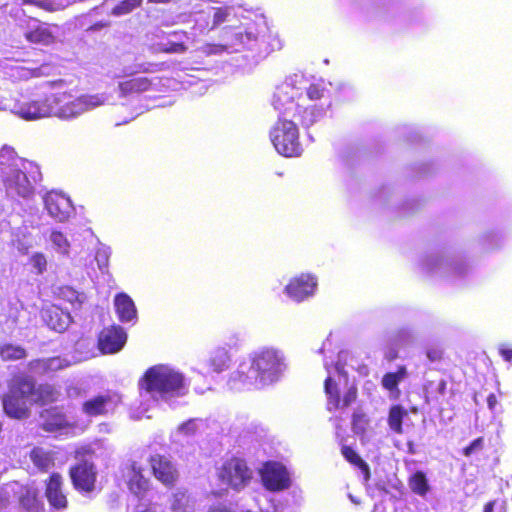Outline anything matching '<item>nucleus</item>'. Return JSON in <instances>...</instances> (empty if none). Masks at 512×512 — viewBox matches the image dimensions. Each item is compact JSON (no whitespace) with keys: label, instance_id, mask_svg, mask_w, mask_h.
I'll return each instance as SVG.
<instances>
[{"label":"nucleus","instance_id":"55","mask_svg":"<svg viewBox=\"0 0 512 512\" xmlns=\"http://www.w3.org/2000/svg\"><path fill=\"white\" fill-rule=\"evenodd\" d=\"M171 1L172 0H148V2L152 4H168Z\"/></svg>","mask_w":512,"mask_h":512},{"label":"nucleus","instance_id":"25","mask_svg":"<svg viewBox=\"0 0 512 512\" xmlns=\"http://www.w3.org/2000/svg\"><path fill=\"white\" fill-rule=\"evenodd\" d=\"M25 39L32 44L49 46L55 43L56 37L47 23H41L25 33Z\"/></svg>","mask_w":512,"mask_h":512},{"label":"nucleus","instance_id":"2","mask_svg":"<svg viewBox=\"0 0 512 512\" xmlns=\"http://www.w3.org/2000/svg\"><path fill=\"white\" fill-rule=\"evenodd\" d=\"M40 180L38 166L21 159L1 156L0 183L7 194L27 198L34 193V185Z\"/></svg>","mask_w":512,"mask_h":512},{"label":"nucleus","instance_id":"43","mask_svg":"<svg viewBox=\"0 0 512 512\" xmlns=\"http://www.w3.org/2000/svg\"><path fill=\"white\" fill-rule=\"evenodd\" d=\"M507 503L505 499L497 498L488 501L483 508V512H506Z\"/></svg>","mask_w":512,"mask_h":512},{"label":"nucleus","instance_id":"6","mask_svg":"<svg viewBox=\"0 0 512 512\" xmlns=\"http://www.w3.org/2000/svg\"><path fill=\"white\" fill-rule=\"evenodd\" d=\"M250 366L260 385H265L278 379L284 366L283 357L277 350L265 348L253 354Z\"/></svg>","mask_w":512,"mask_h":512},{"label":"nucleus","instance_id":"50","mask_svg":"<svg viewBox=\"0 0 512 512\" xmlns=\"http://www.w3.org/2000/svg\"><path fill=\"white\" fill-rule=\"evenodd\" d=\"M499 353L505 361L512 362V348L503 345L499 348Z\"/></svg>","mask_w":512,"mask_h":512},{"label":"nucleus","instance_id":"20","mask_svg":"<svg viewBox=\"0 0 512 512\" xmlns=\"http://www.w3.org/2000/svg\"><path fill=\"white\" fill-rule=\"evenodd\" d=\"M127 487L137 497H143L150 490L151 482L144 476L143 468L136 462H132L129 466Z\"/></svg>","mask_w":512,"mask_h":512},{"label":"nucleus","instance_id":"48","mask_svg":"<svg viewBox=\"0 0 512 512\" xmlns=\"http://www.w3.org/2000/svg\"><path fill=\"white\" fill-rule=\"evenodd\" d=\"M37 7L47 12H54L58 9L52 0H38Z\"/></svg>","mask_w":512,"mask_h":512},{"label":"nucleus","instance_id":"13","mask_svg":"<svg viewBox=\"0 0 512 512\" xmlns=\"http://www.w3.org/2000/svg\"><path fill=\"white\" fill-rule=\"evenodd\" d=\"M188 34L184 30L163 33L161 39L151 44L150 49L157 54H183L187 51Z\"/></svg>","mask_w":512,"mask_h":512},{"label":"nucleus","instance_id":"24","mask_svg":"<svg viewBox=\"0 0 512 512\" xmlns=\"http://www.w3.org/2000/svg\"><path fill=\"white\" fill-rule=\"evenodd\" d=\"M116 314L121 322H129L136 318L137 310L132 298L126 293H118L114 298Z\"/></svg>","mask_w":512,"mask_h":512},{"label":"nucleus","instance_id":"32","mask_svg":"<svg viewBox=\"0 0 512 512\" xmlns=\"http://www.w3.org/2000/svg\"><path fill=\"white\" fill-rule=\"evenodd\" d=\"M27 357L24 347L13 343L0 344V358L3 361H17Z\"/></svg>","mask_w":512,"mask_h":512},{"label":"nucleus","instance_id":"7","mask_svg":"<svg viewBox=\"0 0 512 512\" xmlns=\"http://www.w3.org/2000/svg\"><path fill=\"white\" fill-rule=\"evenodd\" d=\"M59 98L49 94L39 98L22 97L15 105V113L25 120H35L59 113Z\"/></svg>","mask_w":512,"mask_h":512},{"label":"nucleus","instance_id":"28","mask_svg":"<svg viewBox=\"0 0 512 512\" xmlns=\"http://www.w3.org/2000/svg\"><path fill=\"white\" fill-rule=\"evenodd\" d=\"M407 375L408 372L406 367L404 365H400L397 367L396 371L387 372L383 375L381 380L382 387L389 392H396L398 396L400 393L398 385L407 377Z\"/></svg>","mask_w":512,"mask_h":512},{"label":"nucleus","instance_id":"37","mask_svg":"<svg viewBox=\"0 0 512 512\" xmlns=\"http://www.w3.org/2000/svg\"><path fill=\"white\" fill-rule=\"evenodd\" d=\"M370 419L363 411L356 410L351 416V428L354 434L364 435L368 429Z\"/></svg>","mask_w":512,"mask_h":512},{"label":"nucleus","instance_id":"31","mask_svg":"<svg viewBox=\"0 0 512 512\" xmlns=\"http://www.w3.org/2000/svg\"><path fill=\"white\" fill-rule=\"evenodd\" d=\"M341 454L351 465L357 467L363 474L364 479L368 481L371 477L369 465L360 457V455L350 446L343 445Z\"/></svg>","mask_w":512,"mask_h":512},{"label":"nucleus","instance_id":"47","mask_svg":"<svg viewBox=\"0 0 512 512\" xmlns=\"http://www.w3.org/2000/svg\"><path fill=\"white\" fill-rule=\"evenodd\" d=\"M160 70L158 64L155 63H141L137 65V72L139 73H150Z\"/></svg>","mask_w":512,"mask_h":512},{"label":"nucleus","instance_id":"14","mask_svg":"<svg viewBox=\"0 0 512 512\" xmlns=\"http://www.w3.org/2000/svg\"><path fill=\"white\" fill-rule=\"evenodd\" d=\"M44 203L49 215L58 222L67 221L74 212L70 198L62 193L48 192Z\"/></svg>","mask_w":512,"mask_h":512},{"label":"nucleus","instance_id":"9","mask_svg":"<svg viewBox=\"0 0 512 512\" xmlns=\"http://www.w3.org/2000/svg\"><path fill=\"white\" fill-rule=\"evenodd\" d=\"M68 474L73 488L80 493H91L95 490L97 470L95 465L82 460L69 467Z\"/></svg>","mask_w":512,"mask_h":512},{"label":"nucleus","instance_id":"22","mask_svg":"<svg viewBox=\"0 0 512 512\" xmlns=\"http://www.w3.org/2000/svg\"><path fill=\"white\" fill-rule=\"evenodd\" d=\"M228 384L233 390H242L257 387L260 385V382L255 373L252 372L251 366L240 365L239 368L231 374Z\"/></svg>","mask_w":512,"mask_h":512},{"label":"nucleus","instance_id":"40","mask_svg":"<svg viewBox=\"0 0 512 512\" xmlns=\"http://www.w3.org/2000/svg\"><path fill=\"white\" fill-rule=\"evenodd\" d=\"M50 239L55 247V249L64 255L69 253L70 243L67 237L60 231H52L50 235Z\"/></svg>","mask_w":512,"mask_h":512},{"label":"nucleus","instance_id":"53","mask_svg":"<svg viewBox=\"0 0 512 512\" xmlns=\"http://www.w3.org/2000/svg\"><path fill=\"white\" fill-rule=\"evenodd\" d=\"M208 512H230V510L225 506L216 505V506L210 507Z\"/></svg>","mask_w":512,"mask_h":512},{"label":"nucleus","instance_id":"34","mask_svg":"<svg viewBox=\"0 0 512 512\" xmlns=\"http://www.w3.org/2000/svg\"><path fill=\"white\" fill-rule=\"evenodd\" d=\"M408 486L414 494L422 497L430 491L428 480L422 471H416L408 478Z\"/></svg>","mask_w":512,"mask_h":512},{"label":"nucleus","instance_id":"52","mask_svg":"<svg viewBox=\"0 0 512 512\" xmlns=\"http://www.w3.org/2000/svg\"><path fill=\"white\" fill-rule=\"evenodd\" d=\"M105 101L104 97L99 98L98 96H89V103L93 105H101Z\"/></svg>","mask_w":512,"mask_h":512},{"label":"nucleus","instance_id":"39","mask_svg":"<svg viewBox=\"0 0 512 512\" xmlns=\"http://www.w3.org/2000/svg\"><path fill=\"white\" fill-rule=\"evenodd\" d=\"M143 0H122L112 8L114 16H122L131 13L142 5Z\"/></svg>","mask_w":512,"mask_h":512},{"label":"nucleus","instance_id":"10","mask_svg":"<svg viewBox=\"0 0 512 512\" xmlns=\"http://www.w3.org/2000/svg\"><path fill=\"white\" fill-rule=\"evenodd\" d=\"M263 486L269 491H281L290 486V477L286 467L277 461H266L259 470Z\"/></svg>","mask_w":512,"mask_h":512},{"label":"nucleus","instance_id":"23","mask_svg":"<svg viewBox=\"0 0 512 512\" xmlns=\"http://www.w3.org/2000/svg\"><path fill=\"white\" fill-rule=\"evenodd\" d=\"M152 79L146 76H135L119 82L118 88L122 96L144 93L152 89Z\"/></svg>","mask_w":512,"mask_h":512},{"label":"nucleus","instance_id":"58","mask_svg":"<svg viewBox=\"0 0 512 512\" xmlns=\"http://www.w3.org/2000/svg\"><path fill=\"white\" fill-rule=\"evenodd\" d=\"M23 254H27L28 252V248L27 247H23L22 249H19Z\"/></svg>","mask_w":512,"mask_h":512},{"label":"nucleus","instance_id":"8","mask_svg":"<svg viewBox=\"0 0 512 512\" xmlns=\"http://www.w3.org/2000/svg\"><path fill=\"white\" fill-rule=\"evenodd\" d=\"M218 477L223 483L240 491L251 482L253 472L245 459L233 456L223 462L218 470Z\"/></svg>","mask_w":512,"mask_h":512},{"label":"nucleus","instance_id":"56","mask_svg":"<svg viewBox=\"0 0 512 512\" xmlns=\"http://www.w3.org/2000/svg\"><path fill=\"white\" fill-rule=\"evenodd\" d=\"M38 0H22L24 5H33L37 7Z\"/></svg>","mask_w":512,"mask_h":512},{"label":"nucleus","instance_id":"16","mask_svg":"<svg viewBox=\"0 0 512 512\" xmlns=\"http://www.w3.org/2000/svg\"><path fill=\"white\" fill-rule=\"evenodd\" d=\"M63 486V477L58 472L51 473L45 481V497L49 505L56 510H64L68 507Z\"/></svg>","mask_w":512,"mask_h":512},{"label":"nucleus","instance_id":"15","mask_svg":"<svg viewBox=\"0 0 512 512\" xmlns=\"http://www.w3.org/2000/svg\"><path fill=\"white\" fill-rule=\"evenodd\" d=\"M126 340L127 335L122 327H106L98 335V348L104 354H113L124 347Z\"/></svg>","mask_w":512,"mask_h":512},{"label":"nucleus","instance_id":"17","mask_svg":"<svg viewBox=\"0 0 512 512\" xmlns=\"http://www.w3.org/2000/svg\"><path fill=\"white\" fill-rule=\"evenodd\" d=\"M317 281L310 274H300L293 277L285 287L287 295L295 301H303L312 295L316 289Z\"/></svg>","mask_w":512,"mask_h":512},{"label":"nucleus","instance_id":"41","mask_svg":"<svg viewBox=\"0 0 512 512\" xmlns=\"http://www.w3.org/2000/svg\"><path fill=\"white\" fill-rule=\"evenodd\" d=\"M127 512H157V510L151 501L139 498L136 503L128 506Z\"/></svg>","mask_w":512,"mask_h":512},{"label":"nucleus","instance_id":"51","mask_svg":"<svg viewBox=\"0 0 512 512\" xmlns=\"http://www.w3.org/2000/svg\"><path fill=\"white\" fill-rule=\"evenodd\" d=\"M498 404V400H497V397L494 393H491L488 395L487 397V405L489 407L490 410H494L495 407L497 406Z\"/></svg>","mask_w":512,"mask_h":512},{"label":"nucleus","instance_id":"11","mask_svg":"<svg viewBox=\"0 0 512 512\" xmlns=\"http://www.w3.org/2000/svg\"><path fill=\"white\" fill-rule=\"evenodd\" d=\"M151 473L167 489L176 487L180 473L175 464L165 455L154 454L148 459Z\"/></svg>","mask_w":512,"mask_h":512},{"label":"nucleus","instance_id":"36","mask_svg":"<svg viewBox=\"0 0 512 512\" xmlns=\"http://www.w3.org/2000/svg\"><path fill=\"white\" fill-rule=\"evenodd\" d=\"M305 90L310 101H318L330 96V91L323 80L310 83Z\"/></svg>","mask_w":512,"mask_h":512},{"label":"nucleus","instance_id":"18","mask_svg":"<svg viewBox=\"0 0 512 512\" xmlns=\"http://www.w3.org/2000/svg\"><path fill=\"white\" fill-rule=\"evenodd\" d=\"M4 412L10 417L18 420L26 419L30 416V409L26 401L17 395L13 389L3 397Z\"/></svg>","mask_w":512,"mask_h":512},{"label":"nucleus","instance_id":"59","mask_svg":"<svg viewBox=\"0 0 512 512\" xmlns=\"http://www.w3.org/2000/svg\"><path fill=\"white\" fill-rule=\"evenodd\" d=\"M492 512H497V506H494V507L492 508Z\"/></svg>","mask_w":512,"mask_h":512},{"label":"nucleus","instance_id":"42","mask_svg":"<svg viewBox=\"0 0 512 512\" xmlns=\"http://www.w3.org/2000/svg\"><path fill=\"white\" fill-rule=\"evenodd\" d=\"M29 262L37 274H43L47 269V259L41 252L34 253L30 257Z\"/></svg>","mask_w":512,"mask_h":512},{"label":"nucleus","instance_id":"45","mask_svg":"<svg viewBox=\"0 0 512 512\" xmlns=\"http://www.w3.org/2000/svg\"><path fill=\"white\" fill-rule=\"evenodd\" d=\"M430 362H440L443 359V350L439 347H430L426 350Z\"/></svg>","mask_w":512,"mask_h":512},{"label":"nucleus","instance_id":"33","mask_svg":"<svg viewBox=\"0 0 512 512\" xmlns=\"http://www.w3.org/2000/svg\"><path fill=\"white\" fill-rule=\"evenodd\" d=\"M231 361L228 350L224 347L217 348L209 359V366L214 372H222L229 367Z\"/></svg>","mask_w":512,"mask_h":512},{"label":"nucleus","instance_id":"5","mask_svg":"<svg viewBox=\"0 0 512 512\" xmlns=\"http://www.w3.org/2000/svg\"><path fill=\"white\" fill-rule=\"evenodd\" d=\"M326 410L329 412L345 411L358 399V387L346 374L334 378L328 376L324 381Z\"/></svg>","mask_w":512,"mask_h":512},{"label":"nucleus","instance_id":"49","mask_svg":"<svg viewBox=\"0 0 512 512\" xmlns=\"http://www.w3.org/2000/svg\"><path fill=\"white\" fill-rule=\"evenodd\" d=\"M174 497H179L178 503H179V511L183 510L188 502V495L186 491H179L178 493L174 494Z\"/></svg>","mask_w":512,"mask_h":512},{"label":"nucleus","instance_id":"4","mask_svg":"<svg viewBox=\"0 0 512 512\" xmlns=\"http://www.w3.org/2000/svg\"><path fill=\"white\" fill-rule=\"evenodd\" d=\"M37 491L13 481L0 488V512H37Z\"/></svg>","mask_w":512,"mask_h":512},{"label":"nucleus","instance_id":"19","mask_svg":"<svg viewBox=\"0 0 512 512\" xmlns=\"http://www.w3.org/2000/svg\"><path fill=\"white\" fill-rule=\"evenodd\" d=\"M113 398L109 393L96 395L82 403V411L89 417L108 414L113 409Z\"/></svg>","mask_w":512,"mask_h":512},{"label":"nucleus","instance_id":"35","mask_svg":"<svg viewBox=\"0 0 512 512\" xmlns=\"http://www.w3.org/2000/svg\"><path fill=\"white\" fill-rule=\"evenodd\" d=\"M36 387L37 385L32 378L21 376L14 380V384L11 389H13L17 395L25 399L28 397L33 398Z\"/></svg>","mask_w":512,"mask_h":512},{"label":"nucleus","instance_id":"54","mask_svg":"<svg viewBox=\"0 0 512 512\" xmlns=\"http://www.w3.org/2000/svg\"><path fill=\"white\" fill-rule=\"evenodd\" d=\"M446 389H447V382L442 379L439 383H438V393L441 394V395H444L445 392H446Z\"/></svg>","mask_w":512,"mask_h":512},{"label":"nucleus","instance_id":"46","mask_svg":"<svg viewBox=\"0 0 512 512\" xmlns=\"http://www.w3.org/2000/svg\"><path fill=\"white\" fill-rule=\"evenodd\" d=\"M228 16V12L226 8L219 7L215 9L214 15H213V24L219 25L223 23Z\"/></svg>","mask_w":512,"mask_h":512},{"label":"nucleus","instance_id":"57","mask_svg":"<svg viewBox=\"0 0 512 512\" xmlns=\"http://www.w3.org/2000/svg\"><path fill=\"white\" fill-rule=\"evenodd\" d=\"M397 357V353L394 352L393 354H390V356H388V360L391 361V360H394L395 358Z\"/></svg>","mask_w":512,"mask_h":512},{"label":"nucleus","instance_id":"1","mask_svg":"<svg viewBox=\"0 0 512 512\" xmlns=\"http://www.w3.org/2000/svg\"><path fill=\"white\" fill-rule=\"evenodd\" d=\"M301 92H298L294 86L286 84L278 88L273 95V107L279 111L282 117L273 125L270 130V140L275 150L284 157H299L302 152L299 129L293 120L287 119V116L297 119L304 127L311 126L320 115V111L313 107H304L295 102V97L300 98Z\"/></svg>","mask_w":512,"mask_h":512},{"label":"nucleus","instance_id":"29","mask_svg":"<svg viewBox=\"0 0 512 512\" xmlns=\"http://www.w3.org/2000/svg\"><path fill=\"white\" fill-rule=\"evenodd\" d=\"M408 416V411L400 404L392 405L389 408L387 423L391 431L396 434H403V420Z\"/></svg>","mask_w":512,"mask_h":512},{"label":"nucleus","instance_id":"12","mask_svg":"<svg viewBox=\"0 0 512 512\" xmlns=\"http://www.w3.org/2000/svg\"><path fill=\"white\" fill-rule=\"evenodd\" d=\"M38 428L46 433H57L73 427L61 406H50L39 411Z\"/></svg>","mask_w":512,"mask_h":512},{"label":"nucleus","instance_id":"38","mask_svg":"<svg viewBox=\"0 0 512 512\" xmlns=\"http://www.w3.org/2000/svg\"><path fill=\"white\" fill-rule=\"evenodd\" d=\"M28 368L31 370L47 372L49 370L59 369L60 360L58 358L33 359L28 363Z\"/></svg>","mask_w":512,"mask_h":512},{"label":"nucleus","instance_id":"30","mask_svg":"<svg viewBox=\"0 0 512 512\" xmlns=\"http://www.w3.org/2000/svg\"><path fill=\"white\" fill-rule=\"evenodd\" d=\"M55 297L62 301L63 304H69L73 309H79L82 305L80 293L69 285L57 287L54 291Z\"/></svg>","mask_w":512,"mask_h":512},{"label":"nucleus","instance_id":"27","mask_svg":"<svg viewBox=\"0 0 512 512\" xmlns=\"http://www.w3.org/2000/svg\"><path fill=\"white\" fill-rule=\"evenodd\" d=\"M30 460L40 472H48L55 465L51 451L41 447H34L29 453Z\"/></svg>","mask_w":512,"mask_h":512},{"label":"nucleus","instance_id":"3","mask_svg":"<svg viewBox=\"0 0 512 512\" xmlns=\"http://www.w3.org/2000/svg\"><path fill=\"white\" fill-rule=\"evenodd\" d=\"M138 389L152 398H167L185 394L186 384L182 373L165 364H156L145 370L138 379Z\"/></svg>","mask_w":512,"mask_h":512},{"label":"nucleus","instance_id":"44","mask_svg":"<svg viewBox=\"0 0 512 512\" xmlns=\"http://www.w3.org/2000/svg\"><path fill=\"white\" fill-rule=\"evenodd\" d=\"M483 447H484V438L478 437V438L474 439L468 446H466L463 449L462 453L464 456L469 457L473 453L482 450Z\"/></svg>","mask_w":512,"mask_h":512},{"label":"nucleus","instance_id":"26","mask_svg":"<svg viewBox=\"0 0 512 512\" xmlns=\"http://www.w3.org/2000/svg\"><path fill=\"white\" fill-rule=\"evenodd\" d=\"M60 391L51 384L43 383L36 387L33 403L39 406L55 403L59 400Z\"/></svg>","mask_w":512,"mask_h":512},{"label":"nucleus","instance_id":"21","mask_svg":"<svg viewBox=\"0 0 512 512\" xmlns=\"http://www.w3.org/2000/svg\"><path fill=\"white\" fill-rule=\"evenodd\" d=\"M43 319L46 325L57 332H63L71 323L70 313L57 305H52L43 311Z\"/></svg>","mask_w":512,"mask_h":512}]
</instances>
